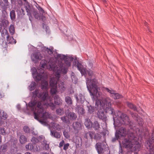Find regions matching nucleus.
<instances>
[{
  "instance_id": "obj_1",
  "label": "nucleus",
  "mask_w": 154,
  "mask_h": 154,
  "mask_svg": "<svg viewBox=\"0 0 154 154\" xmlns=\"http://www.w3.org/2000/svg\"><path fill=\"white\" fill-rule=\"evenodd\" d=\"M33 76L35 77L36 81H41L42 88L45 90L40 93L39 90L36 89L33 92V95L39 98L40 100L37 101H31L29 103L28 107L32 111H34V118L41 122L40 121V118L45 120L47 118H51V117L48 112H44L45 106H48L52 109L55 108V106L53 102L52 97L48 95L47 76L45 75L44 70H42L41 73H37L36 75L33 73Z\"/></svg>"
},
{
  "instance_id": "obj_2",
  "label": "nucleus",
  "mask_w": 154,
  "mask_h": 154,
  "mask_svg": "<svg viewBox=\"0 0 154 154\" xmlns=\"http://www.w3.org/2000/svg\"><path fill=\"white\" fill-rule=\"evenodd\" d=\"M41 67L43 68H45L49 66V69L50 70H53L55 72V77L51 79L50 84L53 87L51 90V92L52 93L55 94L56 91V83L57 80L59 77V73L61 72L63 73H66L67 71V68H65L62 63L60 64V65L58 66H56L54 63H51L49 62L47 63V61L45 60H42L40 62V64Z\"/></svg>"
},
{
  "instance_id": "obj_3",
  "label": "nucleus",
  "mask_w": 154,
  "mask_h": 154,
  "mask_svg": "<svg viewBox=\"0 0 154 154\" xmlns=\"http://www.w3.org/2000/svg\"><path fill=\"white\" fill-rule=\"evenodd\" d=\"M130 130H127L126 128L121 127L118 131V134L122 136H125L127 134L128 139H125L122 142V144L124 147L132 149L131 151L136 149L135 147L138 143V138L136 134L132 132L133 129Z\"/></svg>"
},
{
  "instance_id": "obj_4",
  "label": "nucleus",
  "mask_w": 154,
  "mask_h": 154,
  "mask_svg": "<svg viewBox=\"0 0 154 154\" xmlns=\"http://www.w3.org/2000/svg\"><path fill=\"white\" fill-rule=\"evenodd\" d=\"M111 100L109 97L103 98L101 101L99 100L96 101V104L97 107H100V110L97 113L98 117L102 120L103 122H106L107 119L106 116L104 114L103 110H105L106 112L114 115V110L111 107Z\"/></svg>"
},
{
  "instance_id": "obj_5",
  "label": "nucleus",
  "mask_w": 154,
  "mask_h": 154,
  "mask_svg": "<svg viewBox=\"0 0 154 154\" xmlns=\"http://www.w3.org/2000/svg\"><path fill=\"white\" fill-rule=\"evenodd\" d=\"M98 82L95 79H91L87 78L86 79L87 88L89 92L90 95L94 98H97L102 97V93L99 91V88L97 87Z\"/></svg>"
},
{
  "instance_id": "obj_6",
  "label": "nucleus",
  "mask_w": 154,
  "mask_h": 154,
  "mask_svg": "<svg viewBox=\"0 0 154 154\" xmlns=\"http://www.w3.org/2000/svg\"><path fill=\"white\" fill-rule=\"evenodd\" d=\"M118 113L119 114L120 116L118 115V117L117 118L119 119V122H116L114 116H113L114 126L119 127L122 125H129L130 129H134L135 125L131 122H130L128 117L125 114H122V113L119 111L118 112Z\"/></svg>"
},
{
  "instance_id": "obj_7",
  "label": "nucleus",
  "mask_w": 154,
  "mask_h": 154,
  "mask_svg": "<svg viewBox=\"0 0 154 154\" xmlns=\"http://www.w3.org/2000/svg\"><path fill=\"white\" fill-rule=\"evenodd\" d=\"M154 135L151 139H149L146 141L145 143V146L149 150L150 153L149 154H154V148L153 146V143L154 142V134L152 136Z\"/></svg>"
},
{
  "instance_id": "obj_8",
  "label": "nucleus",
  "mask_w": 154,
  "mask_h": 154,
  "mask_svg": "<svg viewBox=\"0 0 154 154\" xmlns=\"http://www.w3.org/2000/svg\"><path fill=\"white\" fill-rule=\"evenodd\" d=\"M77 64V68L82 75L86 74H88L90 76L93 75L94 74L92 71L91 70H87L83 68V66L79 63H78Z\"/></svg>"
},
{
  "instance_id": "obj_9",
  "label": "nucleus",
  "mask_w": 154,
  "mask_h": 154,
  "mask_svg": "<svg viewBox=\"0 0 154 154\" xmlns=\"http://www.w3.org/2000/svg\"><path fill=\"white\" fill-rule=\"evenodd\" d=\"M65 68H67V70H68V68L67 67H65ZM67 72V71L66 72V73H63V72H60L59 73V74H60V75H59V78H58V79L57 80V83H56V91L55 92V94H54V93H52V92H51V89L53 87H52V86H51L50 85V86L51 87V94H52V95H53V94H56V93H57V83H58V86H59V88L60 89H61L63 91H64L65 89V85H64V82H61V81H60L59 80V79L60 77V74H66Z\"/></svg>"
},
{
  "instance_id": "obj_10",
  "label": "nucleus",
  "mask_w": 154,
  "mask_h": 154,
  "mask_svg": "<svg viewBox=\"0 0 154 154\" xmlns=\"http://www.w3.org/2000/svg\"><path fill=\"white\" fill-rule=\"evenodd\" d=\"M43 57V55L38 51L33 53L31 55V59L33 61L40 60Z\"/></svg>"
},
{
  "instance_id": "obj_11",
  "label": "nucleus",
  "mask_w": 154,
  "mask_h": 154,
  "mask_svg": "<svg viewBox=\"0 0 154 154\" xmlns=\"http://www.w3.org/2000/svg\"><path fill=\"white\" fill-rule=\"evenodd\" d=\"M105 147V144L104 145H103V144L101 143H97L95 145V147L99 153H102Z\"/></svg>"
},
{
  "instance_id": "obj_12",
  "label": "nucleus",
  "mask_w": 154,
  "mask_h": 154,
  "mask_svg": "<svg viewBox=\"0 0 154 154\" xmlns=\"http://www.w3.org/2000/svg\"><path fill=\"white\" fill-rule=\"evenodd\" d=\"M91 128H93L95 131H99L101 129L100 125L97 121H95L91 125Z\"/></svg>"
},
{
  "instance_id": "obj_13",
  "label": "nucleus",
  "mask_w": 154,
  "mask_h": 154,
  "mask_svg": "<svg viewBox=\"0 0 154 154\" xmlns=\"http://www.w3.org/2000/svg\"><path fill=\"white\" fill-rule=\"evenodd\" d=\"M54 48L52 47H50L49 48L45 47H43L41 48V51L42 52L47 51L50 55L52 54L53 53Z\"/></svg>"
},
{
  "instance_id": "obj_14",
  "label": "nucleus",
  "mask_w": 154,
  "mask_h": 154,
  "mask_svg": "<svg viewBox=\"0 0 154 154\" xmlns=\"http://www.w3.org/2000/svg\"><path fill=\"white\" fill-rule=\"evenodd\" d=\"M54 102L55 104L61 105L62 104L63 100L58 95H56L54 97Z\"/></svg>"
},
{
  "instance_id": "obj_15",
  "label": "nucleus",
  "mask_w": 154,
  "mask_h": 154,
  "mask_svg": "<svg viewBox=\"0 0 154 154\" xmlns=\"http://www.w3.org/2000/svg\"><path fill=\"white\" fill-rule=\"evenodd\" d=\"M75 97L78 102H80L82 103L84 101V97L82 94H79L78 96L76 95Z\"/></svg>"
},
{
  "instance_id": "obj_16",
  "label": "nucleus",
  "mask_w": 154,
  "mask_h": 154,
  "mask_svg": "<svg viewBox=\"0 0 154 154\" xmlns=\"http://www.w3.org/2000/svg\"><path fill=\"white\" fill-rule=\"evenodd\" d=\"M50 134L52 137L57 139L60 138L61 137L60 133L55 131H53L51 130Z\"/></svg>"
},
{
  "instance_id": "obj_17",
  "label": "nucleus",
  "mask_w": 154,
  "mask_h": 154,
  "mask_svg": "<svg viewBox=\"0 0 154 154\" xmlns=\"http://www.w3.org/2000/svg\"><path fill=\"white\" fill-rule=\"evenodd\" d=\"M93 123L88 119H85V125L86 127L89 129L91 128V125Z\"/></svg>"
},
{
  "instance_id": "obj_18",
  "label": "nucleus",
  "mask_w": 154,
  "mask_h": 154,
  "mask_svg": "<svg viewBox=\"0 0 154 154\" xmlns=\"http://www.w3.org/2000/svg\"><path fill=\"white\" fill-rule=\"evenodd\" d=\"M70 120L75 121L77 118L76 115L73 112H70L68 115Z\"/></svg>"
},
{
  "instance_id": "obj_19",
  "label": "nucleus",
  "mask_w": 154,
  "mask_h": 154,
  "mask_svg": "<svg viewBox=\"0 0 154 154\" xmlns=\"http://www.w3.org/2000/svg\"><path fill=\"white\" fill-rule=\"evenodd\" d=\"M65 101L66 103L69 106L72 105L73 102L71 98L69 96H66L65 97Z\"/></svg>"
},
{
  "instance_id": "obj_20",
  "label": "nucleus",
  "mask_w": 154,
  "mask_h": 154,
  "mask_svg": "<svg viewBox=\"0 0 154 154\" xmlns=\"http://www.w3.org/2000/svg\"><path fill=\"white\" fill-rule=\"evenodd\" d=\"M76 111L80 115H83L85 113V110L82 107L78 106L76 108Z\"/></svg>"
},
{
  "instance_id": "obj_21",
  "label": "nucleus",
  "mask_w": 154,
  "mask_h": 154,
  "mask_svg": "<svg viewBox=\"0 0 154 154\" xmlns=\"http://www.w3.org/2000/svg\"><path fill=\"white\" fill-rule=\"evenodd\" d=\"M6 39L9 43L13 44H15L16 43V40L12 36L10 37L9 35L8 36V37H6Z\"/></svg>"
},
{
  "instance_id": "obj_22",
  "label": "nucleus",
  "mask_w": 154,
  "mask_h": 154,
  "mask_svg": "<svg viewBox=\"0 0 154 154\" xmlns=\"http://www.w3.org/2000/svg\"><path fill=\"white\" fill-rule=\"evenodd\" d=\"M81 124L78 122H75L73 124V128L75 130H78L81 127Z\"/></svg>"
},
{
  "instance_id": "obj_23",
  "label": "nucleus",
  "mask_w": 154,
  "mask_h": 154,
  "mask_svg": "<svg viewBox=\"0 0 154 154\" xmlns=\"http://www.w3.org/2000/svg\"><path fill=\"white\" fill-rule=\"evenodd\" d=\"M61 119L64 123L68 124L70 123V120L68 116H66L62 117H61Z\"/></svg>"
},
{
  "instance_id": "obj_24",
  "label": "nucleus",
  "mask_w": 154,
  "mask_h": 154,
  "mask_svg": "<svg viewBox=\"0 0 154 154\" xmlns=\"http://www.w3.org/2000/svg\"><path fill=\"white\" fill-rule=\"evenodd\" d=\"M0 117L2 119L5 120L7 118L8 116L6 112H4L3 110H0Z\"/></svg>"
},
{
  "instance_id": "obj_25",
  "label": "nucleus",
  "mask_w": 154,
  "mask_h": 154,
  "mask_svg": "<svg viewBox=\"0 0 154 154\" xmlns=\"http://www.w3.org/2000/svg\"><path fill=\"white\" fill-rule=\"evenodd\" d=\"M1 32V35L2 37L5 38V36H6V37H8V36H9V33L6 29L4 28L2 29V30H1V32Z\"/></svg>"
},
{
  "instance_id": "obj_26",
  "label": "nucleus",
  "mask_w": 154,
  "mask_h": 154,
  "mask_svg": "<svg viewBox=\"0 0 154 154\" xmlns=\"http://www.w3.org/2000/svg\"><path fill=\"white\" fill-rule=\"evenodd\" d=\"M53 128L58 131H60L61 130V126L58 123H53L52 125Z\"/></svg>"
},
{
  "instance_id": "obj_27",
  "label": "nucleus",
  "mask_w": 154,
  "mask_h": 154,
  "mask_svg": "<svg viewBox=\"0 0 154 154\" xmlns=\"http://www.w3.org/2000/svg\"><path fill=\"white\" fill-rule=\"evenodd\" d=\"M27 138L23 135H22L20 137V143L23 144L27 142Z\"/></svg>"
},
{
  "instance_id": "obj_28",
  "label": "nucleus",
  "mask_w": 154,
  "mask_h": 154,
  "mask_svg": "<svg viewBox=\"0 0 154 154\" xmlns=\"http://www.w3.org/2000/svg\"><path fill=\"white\" fill-rule=\"evenodd\" d=\"M111 96L113 97L115 99H118L121 97V96L119 94L116 93L115 91H114V93L111 95Z\"/></svg>"
},
{
  "instance_id": "obj_29",
  "label": "nucleus",
  "mask_w": 154,
  "mask_h": 154,
  "mask_svg": "<svg viewBox=\"0 0 154 154\" xmlns=\"http://www.w3.org/2000/svg\"><path fill=\"white\" fill-rule=\"evenodd\" d=\"M9 32L11 35H13L15 32V28L12 25H11L9 28Z\"/></svg>"
},
{
  "instance_id": "obj_30",
  "label": "nucleus",
  "mask_w": 154,
  "mask_h": 154,
  "mask_svg": "<svg viewBox=\"0 0 154 154\" xmlns=\"http://www.w3.org/2000/svg\"><path fill=\"white\" fill-rule=\"evenodd\" d=\"M25 9L26 12L27 13V15L29 16V20L31 21L30 18V16L31 15L30 13V7L29 5H27L25 7Z\"/></svg>"
},
{
  "instance_id": "obj_31",
  "label": "nucleus",
  "mask_w": 154,
  "mask_h": 154,
  "mask_svg": "<svg viewBox=\"0 0 154 154\" xmlns=\"http://www.w3.org/2000/svg\"><path fill=\"white\" fill-rule=\"evenodd\" d=\"M94 135V133L92 131H90L86 134L85 137L86 139H88L89 137L88 135H89L90 138L91 139H92Z\"/></svg>"
},
{
  "instance_id": "obj_32",
  "label": "nucleus",
  "mask_w": 154,
  "mask_h": 154,
  "mask_svg": "<svg viewBox=\"0 0 154 154\" xmlns=\"http://www.w3.org/2000/svg\"><path fill=\"white\" fill-rule=\"evenodd\" d=\"M128 106L130 108L134 110H137V108L136 106L131 103H127Z\"/></svg>"
},
{
  "instance_id": "obj_33",
  "label": "nucleus",
  "mask_w": 154,
  "mask_h": 154,
  "mask_svg": "<svg viewBox=\"0 0 154 154\" xmlns=\"http://www.w3.org/2000/svg\"><path fill=\"white\" fill-rule=\"evenodd\" d=\"M33 15L35 19L38 20L40 19V16L36 11H34L33 12Z\"/></svg>"
},
{
  "instance_id": "obj_34",
  "label": "nucleus",
  "mask_w": 154,
  "mask_h": 154,
  "mask_svg": "<svg viewBox=\"0 0 154 154\" xmlns=\"http://www.w3.org/2000/svg\"><path fill=\"white\" fill-rule=\"evenodd\" d=\"M42 143L45 147L46 149H48L49 148V144L46 140H44L42 142Z\"/></svg>"
},
{
  "instance_id": "obj_35",
  "label": "nucleus",
  "mask_w": 154,
  "mask_h": 154,
  "mask_svg": "<svg viewBox=\"0 0 154 154\" xmlns=\"http://www.w3.org/2000/svg\"><path fill=\"white\" fill-rule=\"evenodd\" d=\"M57 114L60 116L63 115L64 113V111L63 109H57Z\"/></svg>"
},
{
  "instance_id": "obj_36",
  "label": "nucleus",
  "mask_w": 154,
  "mask_h": 154,
  "mask_svg": "<svg viewBox=\"0 0 154 154\" xmlns=\"http://www.w3.org/2000/svg\"><path fill=\"white\" fill-rule=\"evenodd\" d=\"M10 16L11 20H14L15 18V14L14 10H12L10 13Z\"/></svg>"
},
{
  "instance_id": "obj_37",
  "label": "nucleus",
  "mask_w": 154,
  "mask_h": 154,
  "mask_svg": "<svg viewBox=\"0 0 154 154\" xmlns=\"http://www.w3.org/2000/svg\"><path fill=\"white\" fill-rule=\"evenodd\" d=\"M26 148L27 150H32L33 149L34 147L31 143H29L26 145Z\"/></svg>"
},
{
  "instance_id": "obj_38",
  "label": "nucleus",
  "mask_w": 154,
  "mask_h": 154,
  "mask_svg": "<svg viewBox=\"0 0 154 154\" xmlns=\"http://www.w3.org/2000/svg\"><path fill=\"white\" fill-rule=\"evenodd\" d=\"M36 85V84L35 82H32L30 84L29 86L30 89V91L33 90L34 88Z\"/></svg>"
},
{
  "instance_id": "obj_39",
  "label": "nucleus",
  "mask_w": 154,
  "mask_h": 154,
  "mask_svg": "<svg viewBox=\"0 0 154 154\" xmlns=\"http://www.w3.org/2000/svg\"><path fill=\"white\" fill-rule=\"evenodd\" d=\"M0 134L5 135L6 134L5 130L4 128H0Z\"/></svg>"
},
{
  "instance_id": "obj_40",
  "label": "nucleus",
  "mask_w": 154,
  "mask_h": 154,
  "mask_svg": "<svg viewBox=\"0 0 154 154\" xmlns=\"http://www.w3.org/2000/svg\"><path fill=\"white\" fill-rule=\"evenodd\" d=\"M31 141L34 144H36L39 141L38 140L37 138L34 137H32Z\"/></svg>"
},
{
  "instance_id": "obj_41",
  "label": "nucleus",
  "mask_w": 154,
  "mask_h": 154,
  "mask_svg": "<svg viewBox=\"0 0 154 154\" xmlns=\"http://www.w3.org/2000/svg\"><path fill=\"white\" fill-rule=\"evenodd\" d=\"M2 23L4 26H7L9 24L8 21L6 20H2Z\"/></svg>"
},
{
  "instance_id": "obj_42",
  "label": "nucleus",
  "mask_w": 154,
  "mask_h": 154,
  "mask_svg": "<svg viewBox=\"0 0 154 154\" xmlns=\"http://www.w3.org/2000/svg\"><path fill=\"white\" fill-rule=\"evenodd\" d=\"M88 107V111L90 113H93L94 110V108L92 106H90Z\"/></svg>"
},
{
  "instance_id": "obj_43",
  "label": "nucleus",
  "mask_w": 154,
  "mask_h": 154,
  "mask_svg": "<svg viewBox=\"0 0 154 154\" xmlns=\"http://www.w3.org/2000/svg\"><path fill=\"white\" fill-rule=\"evenodd\" d=\"M23 130L26 133H28L29 132V128L27 126H25L23 127Z\"/></svg>"
},
{
  "instance_id": "obj_44",
  "label": "nucleus",
  "mask_w": 154,
  "mask_h": 154,
  "mask_svg": "<svg viewBox=\"0 0 154 154\" xmlns=\"http://www.w3.org/2000/svg\"><path fill=\"white\" fill-rule=\"evenodd\" d=\"M105 89L107 91L110 93L111 95H112L113 93H114V91L112 89H109L107 88H105Z\"/></svg>"
},
{
  "instance_id": "obj_45",
  "label": "nucleus",
  "mask_w": 154,
  "mask_h": 154,
  "mask_svg": "<svg viewBox=\"0 0 154 154\" xmlns=\"http://www.w3.org/2000/svg\"><path fill=\"white\" fill-rule=\"evenodd\" d=\"M63 134L64 136L66 138H68L69 137V136L68 133L65 131L63 132Z\"/></svg>"
},
{
  "instance_id": "obj_46",
  "label": "nucleus",
  "mask_w": 154,
  "mask_h": 154,
  "mask_svg": "<svg viewBox=\"0 0 154 154\" xmlns=\"http://www.w3.org/2000/svg\"><path fill=\"white\" fill-rule=\"evenodd\" d=\"M69 143H67L64 145L63 149L64 150H67L69 146Z\"/></svg>"
},
{
  "instance_id": "obj_47",
  "label": "nucleus",
  "mask_w": 154,
  "mask_h": 154,
  "mask_svg": "<svg viewBox=\"0 0 154 154\" xmlns=\"http://www.w3.org/2000/svg\"><path fill=\"white\" fill-rule=\"evenodd\" d=\"M37 8L41 14H43L44 12V11L43 9L39 6L37 7Z\"/></svg>"
},
{
  "instance_id": "obj_48",
  "label": "nucleus",
  "mask_w": 154,
  "mask_h": 154,
  "mask_svg": "<svg viewBox=\"0 0 154 154\" xmlns=\"http://www.w3.org/2000/svg\"><path fill=\"white\" fill-rule=\"evenodd\" d=\"M64 143V141L63 140H62L61 142H60L59 143V146L60 147L62 146Z\"/></svg>"
},
{
  "instance_id": "obj_49",
  "label": "nucleus",
  "mask_w": 154,
  "mask_h": 154,
  "mask_svg": "<svg viewBox=\"0 0 154 154\" xmlns=\"http://www.w3.org/2000/svg\"><path fill=\"white\" fill-rule=\"evenodd\" d=\"M57 57L58 58H60L61 59L62 58V55L61 54H58Z\"/></svg>"
},
{
  "instance_id": "obj_50",
  "label": "nucleus",
  "mask_w": 154,
  "mask_h": 154,
  "mask_svg": "<svg viewBox=\"0 0 154 154\" xmlns=\"http://www.w3.org/2000/svg\"><path fill=\"white\" fill-rule=\"evenodd\" d=\"M3 123V122L2 121L1 119H0V126L2 125Z\"/></svg>"
},
{
  "instance_id": "obj_51",
  "label": "nucleus",
  "mask_w": 154,
  "mask_h": 154,
  "mask_svg": "<svg viewBox=\"0 0 154 154\" xmlns=\"http://www.w3.org/2000/svg\"><path fill=\"white\" fill-rule=\"evenodd\" d=\"M2 142V136L0 135V145L1 144Z\"/></svg>"
},
{
  "instance_id": "obj_52",
  "label": "nucleus",
  "mask_w": 154,
  "mask_h": 154,
  "mask_svg": "<svg viewBox=\"0 0 154 154\" xmlns=\"http://www.w3.org/2000/svg\"><path fill=\"white\" fill-rule=\"evenodd\" d=\"M66 65L68 67L70 66L71 65V63L70 62H68L67 63H66Z\"/></svg>"
},
{
  "instance_id": "obj_53",
  "label": "nucleus",
  "mask_w": 154,
  "mask_h": 154,
  "mask_svg": "<svg viewBox=\"0 0 154 154\" xmlns=\"http://www.w3.org/2000/svg\"><path fill=\"white\" fill-rule=\"evenodd\" d=\"M2 24L0 23V32H1V30H2Z\"/></svg>"
},
{
  "instance_id": "obj_54",
  "label": "nucleus",
  "mask_w": 154,
  "mask_h": 154,
  "mask_svg": "<svg viewBox=\"0 0 154 154\" xmlns=\"http://www.w3.org/2000/svg\"><path fill=\"white\" fill-rule=\"evenodd\" d=\"M21 10H22V13L24 15L25 14V13H24V10H23L22 8H21Z\"/></svg>"
},
{
  "instance_id": "obj_55",
  "label": "nucleus",
  "mask_w": 154,
  "mask_h": 154,
  "mask_svg": "<svg viewBox=\"0 0 154 154\" xmlns=\"http://www.w3.org/2000/svg\"><path fill=\"white\" fill-rule=\"evenodd\" d=\"M5 3H7L8 2V0H3Z\"/></svg>"
},
{
  "instance_id": "obj_56",
  "label": "nucleus",
  "mask_w": 154,
  "mask_h": 154,
  "mask_svg": "<svg viewBox=\"0 0 154 154\" xmlns=\"http://www.w3.org/2000/svg\"><path fill=\"white\" fill-rule=\"evenodd\" d=\"M25 154H32L30 153L29 152H26Z\"/></svg>"
},
{
  "instance_id": "obj_57",
  "label": "nucleus",
  "mask_w": 154,
  "mask_h": 154,
  "mask_svg": "<svg viewBox=\"0 0 154 154\" xmlns=\"http://www.w3.org/2000/svg\"><path fill=\"white\" fill-rule=\"evenodd\" d=\"M42 154H49V153L44 152L42 153Z\"/></svg>"
},
{
  "instance_id": "obj_58",
  "label": "nucleus",
  "mask_w": 154,
  "mask_h": 154,
  "mask_svg": "<svg viewBox=\"0 0 154 154\" xmlns=\"http://www.w3.org/2000/svg\"><path fill=\"white\" fill-rule=\"evenodd\" d=\"M2 95L1 93H0V98L2 97Z\"/></svg>"
},
{
  "instance_id": "obj_59",
  "label": "nucleus",
  "mask_w": 154,
  "mask_h": 154,
  "mask_svg": "<svg viewBox=\"0 0 154 154\" xmlns=\"http://www.w3.org/2000/svg\"><path fill=\"white\" fill-rule=\"evenodd\" d=\"M73 77V78L74 77V75H72L71 76V77H72V80H73V79H72V77Z\"/></svg>"
},
{
  "instance_id": "obj_60",
  "label": "nucleus",
  "mask_w": 154,
  "mask_h": 154,
  "mask_svg": "<svg viewBox=\"0 0 154 154\" xmlns=\"http://www.w3.org/2000/svg\"><path fill=\"white\" fill-rule=\"evenodd\" d=\"M122 149L121 150V151H120V152L121 153H122Z\"/></svg>"
},
{
  "instance_id": "obj_61",
  "label": "nucleus",
  "mask_w": 154,
  "mask_h": 154,
  "mask_svg": "<svg viewBox=\"0 0 154 154\" xmlns=\"http://www.w3.org/2000/svg\"><path fill=\"white\" fill-rule=\"evenodd\" d=\"M134 116H137V115H135Z\"/></svg>"
},
{
  "instance_id": "obj_62",
  "label": "nucleus",
  "mask_w": 154,
  "mask_h": 154,
  "mask_svg": "<svg viewBox=\"0 0 154 154\" xmlns=\"http://www.w3.org/2000/svg\"><path fill=\"white\" fill-rule=\"evenodd\" d=\"M3 148H5V146H4V147H3Z\"/></svg>"
},
{
  "instance_id": "obj_63",
  "label": "nucleus",
  "mask_w": 154,
  "mask_h": 154,
  "mask_svg": "<svg viewBox=\"0 0 154 154\" xmlns=\"http://www.w3.org/2000/svg\"><path fill=\"white\" fill-rule=\"evenodd\" d=\"M140 124H142V122H141V123H140Z\"/></svg>"
}]
</instances>
